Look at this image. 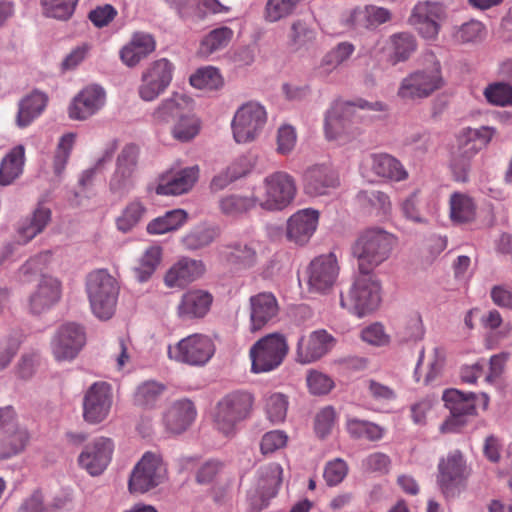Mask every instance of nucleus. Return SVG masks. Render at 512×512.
I'll return each instance as SVG.
<instances>
[{"mask_svg": "<svg viewBox=\"0 0 512 512\" xmlns=\"http://www.w3.org/2000/svg\"><path fill=\"white\" fill-rule=\"evenodd\" d=\"M361 110L384 111L381 102H368L359 99L356 102L335 100L325 113L324 131L328 140H340L354 137L360 133V124L364 121Z\"/></svg>", "mask_w": 512, "mask_h": 512, "instance_id": "obj_1", "label": "nucleus"}, {"mask_svg": "<svg viewBox=\"0 0 512 512\" xmlns=\"http://www.w3.org/2000/svg\"><path fill=\"white\" fill-rule=\"evenodd\" d=\"M396 242V237L381 227L363 230L352 246V255L357 259L359 272L372 273L387 261Z\"/></svg>", "mask_w": 512, "mask_h": 512, "instance_id": "obj_2", "label": "nucleus"}, {"mask_svg": "<svg viewBox=\"0 0 512 512\" xmlns=\"http://www.w3.org/2000/svg\"><path fill=\"white\" fill-rule=\"evenodd\" d=\"M495 129L489 126L464 128L457 136V148L452 152L450 169L458 182H466L472 159L492 140Z\"/></svg>", "mask_w": 512, "mask_h": 512, "instance_id": "obj_3", "label": "nucleus"}, {"mask_svg": "<svg viewBox=\"0 0 512 512\" xmlns=\"http://www.w3.org/2000/svg\"><path fill=\"white\" fill-rule=\"evenodd\" d=\"M86 291L94 315L101 320L110 319L119 295L117 280L105 269L92 271L86 279Z\"/></svg>", "mask_w": 512, "mask_h": 512, "instance_id": "obj_4", "label": "nucleus"}, {"mask_svg": "<svg viewBox=\"0 0 512 512\" xmlns=\"http://www.w3.org/2000/svg\"><path fill=\"white\" fill-rule=\"evenodd\" d=\"M381 303V285L373 273L359 272L340 304L349 312L363 317L375 311Z\"/></svg>", "mask_w": 512, "mask_h": 512, "instance_id": "obj_5", "label": "nucleus"}, {"mask_svg": "<svg viewBox=\"0 0 512 512\" xmlns=\"http://www.w3.org/2000/svg\"><path fill=\"white\" fill-rule=\"evenodd\" d=\"M262 193L256 191L258 207L265 211H282L293 203L297 195L295 178L286 171H275L262 181Z\"/></svg>", "mask_w": 512, "mask_h": 512, "instance_id": "obj_6", "label": "nucleus"}, {"mask_svg": "<svg viewBox=\"0 0 512 512\" xmlns=\"http://www.w3.org/2000/svg\"><path fill=\"white\" fill-rule=\"evenodd\" d=\"M253 404L254 397L247 391L236 390L224 395L214 411L217 429L225 435L232 434L236 426L250 416Z\"/></svg>", "mask_w": 512, "mask_h": 512, "instance_id": "obj_7", "label": "nucleus"}, {"mask_svg": "<svg viewBox=\"0 0 512 512\" xmlns=\"http://www.w3.org/2000/svg\"><path fill=\"white\" fill-rule=\"evenodd\" d=\"M289 352L286 337L281 333H270L258 339L249 350L251 371L255 374L276 370Z\"/></svg>", "mask_w": 512, "mask_h": 512, "instance_id": "obj_8", "label": "nucleus"}, {"mask_svg": "<svg viewBox=\"0 0 512 512\" xmlns=\"http://www.w3.org/2000/svg\"><path fill=\"white\" fill-rule=\"evenodd\" d=\"M166 479L167 467L162 456L145 452L130 473L128 490L131 494L142 495L158 487Z\"/></svg>", "mask_w": 512, "mask_h": 512, "instance_id": "obj_9", "label": "nucleus"}, {"mask_svg": "<svg viewBox=\"0 0 512 512\" xmlns=\"http://www.w3.org/2000/svg\"><path fill=\"white\" fill-rule=\"evenodd\" d=\"M443 85L440 63L433 60L430 65L417 69L403 78L397 94L400 98L407 100L423 99L442 88Z\"/></svg>", "mask_w": 512, "mask_h": 512, "instance_id": "obj_10", "label": "nucleus"}, {"mask_svg": "<svg viewBox=\"0 0 512 512\" xmlns=\"http://www.w3.org/2000/svg\"><path fill=\"white\" fill-rule=\"evenodd\" d=\"M445 407L450 411V417L441 425L442 432H455L466 423L468 416L476 413L477 403H482L483 409L488 407L487 394L463 393L457 389H448L443 393Z\"/></svg>", "mask_w": 512, "mask_h": 512, "instance_id": "obj_11", "label": "nucleus"}, {"mask_svg": "<svg viewBox=\"0 0 512 512\" xmlns=\"http://www.w3.org/2000/svg\"><path fill=\"white\" fill-rule=\"evenodd\" d=\"M215 353L212 339L204 334H191L167 348L169 359L189 366H203Z\"/></svg>", "mask_w": 512, "mask_h": 512, "instance_id": "obj_12", "label": "nucleus"}, {"mask_svg": "<svg viewBox=\"0 0 512 512\" xmlns=\"http://www.w3.org/2000/svg\"><path fill=\"white\" fill-rule=\"evenodd\" d=\"M471 469L463 454L454 450L438 463L437 484L446 498H453L465 488Z\"/></svg>", "mask_w": 512, "mask_h": 512, "instance_id": "obj_13", "label": "nucleus"}, {"mask_svg": "<svg viewBox=\"0 0 512 512\" xmlns=\"http://www.w3.org/2000/svg\"><path fill=\"white\" fill-rule=\"evenodd\" d=\"M174 71V64L167 58L150 62L141 72L137 88L139 98L145 102L155 101L169 88Z\"/></svg>", "mask_w": 512, "mask_h": 512, "instance_id": "obj_14", "label": "nucleus"}, {"mask_svg": "<svg viewBox=\"0 0 512 512\" xmlns=\"http://www.w3.org/2000/svg\"><path fill=\"white\" fill-rule=\"evenodd\" d=\"M267 112L258 102H247L237 109L231 122L233 138L238 144L250 143L262 133Z\"/></svg>", "mask_w": 512, "mask_h": 512, "instance_id": "obj_15", "label": "nucleus"}, {"mask_svg": "<svg viewBox=\"0 0 512 512\" xmlns=\"http://www.w3.org/2000/svg\"><path fill=\"white\" fill-rule=\"evenodd\" d=\"M139 147L126 144L116 158L115 170L109 180V190L118 196L127 195L135 185Z\"/></svg>", "mask_w": 512, "mask_h": 512, "instance_id": "obj_16", "label": "nucleus"}, {"mask_svg": "<svg viewBox=\"0 0 512 512\" xmlns=\"http://www.w3.org/2000/svg\"><path fill=\"white\" fill-rule=\"evenodd\" d=\"M112 403L111 385L104 381L93 383L83 395L82 416L84 421L90 425L104 422L110 414Z\"/></svg>", "mask_w": 512, "mask_h": 512, "instance_id": "obj_17", "label": "nucleus"}, {"mask_svg": "<svg viewBox=\"0 0 512 512\" xmlns=\"http://www.w3.org/2000/svg\"><path fill=\"white\" fill-rule=\"evenodd\" d=\"M85 343V328L76 322H66L59 326L51 340L52 354L59 362L72 361Z\"/></svg>", "mask_w": 512, "mask_h": 512, "instance_id": "obj_18", "label": "nucleus"}, {"mask_svg": "<svg viewBox=\"0 0 512 512\" xmlns=\"http://www.w3.org/2000/svg\"><path fill=\"white\" fill-rule=\"evenodd\" d=\"M446 17V8L441 3L420 1L413 7L409 23L424 39L436 40Z\"/></svg>", "mask_w": 512, "mask_h": 512, "instance_id": "obj_19", "label": "nucleus"}, {"mask_svg": "<svg viewBox=\"0 0 512 512\" xmlns=\"http://www.w3.org/2000/svg\"><path fill=\"white\" fill-rule=\"evenodd\" d=\"M282 474L283 469L278 463H269L259 468L256 487L249 492V499L255 510H262L276 496L282 483Z\"/></svg>", "mask_w": 512, "mask_h": 512, "instance_id": "obj_20", "label": "nucleus"}, {"mask_svg": "<svg viewBox=\"0 0 512 512\" xmlns=\"http://www.w3.org/2000/svg\"><path fill=\"white\" fill-rule=\"evenodd\" d=\"M335 345V338L324 329L312 331L298 339L296 361L310 364L325 356Z\"/></svg>", "mask_w": 512, "mask_h": 512, "instance_id": "obj_21", "label": "nucleus"}, {"mask_svg": "<svg viewBox=\"0 0 512 512\" xmlns=\"http://www.w3.org/2000/svg\"><path fill=\"white\" fill-rule=\"evenodd\" d=\"M106 104V91L97 84L83 88L72 100L68 114L73 120L83 121L97 114Z\"/></svg>", "mask_w": 512, "mask_h": 512, "instance_id": "obj_22", "label": "nucleus"}, {"mask_svg": "<svg viewBox=\"0 0 512 512\" xmlns=\"http://www.w3.org/2000/svg\"><path fill=\"white\" fill-rule=\"evenodd\" d=\"M114 450L110 438L98 437L88 444L79 455V464L90 475H100L109 465Z\"/></svg>", "mask_w": 512, "mask_h": 512, "instance_id": "obj_23", "label": "nucleus"}, {"mask_svg": "<svg viewBox=\"0 0 512 512\" xmlns=\"http://www.w3.org/2000/svg\"><path fill=\"white\" fill-rule=\"evenodd\" d=\"M302 181L304 192L313 197L329 194L340 184L338 174L326 164H315L306 168Z\"/></svg>", "mask_w": 512, "mask_h": 512, "instance_id": "obj_24", "label": "nucleus"}, {"mask_svg": "<svg viewBox=\"0 0 512 512\" xmlns=\"http://www.w3.org/2000/svg\"><path fill=\"white\" fill-rule=\"evenodd\" d=\"M337 258L333 253L316 257L308 268V285L311 291L322 293L330 289L338 276Z\"/></svg>", "mask_w": 512, "mask_h": 512, "instance_id": "obj_25", "label": "nucleus"}, {"mask_svg": "<svg viewBox=\"0 0 512 512\" xmlns=\"http://www.w3.org/2000/svg\"><path fill=\"white\" fill-rule=\"evenodd\" d=\"M249 302V329L251 332H259L276 321L279 313V305L274 294L270 292H261L251 296Z\"/></svg>", "mask_w": 512, "mask_h": 512, "instance_id": "obj_26", "label": "nucleus"}, {"mask_svg": "<svg viewBox=\"0 0 512 512\" xmlns=\"http://www.w3.org/2000/svg\"><path fill=\"white\" fill-rule=\"evenodd\" d=\"M319 211L313 208L298 210L287 221L286 235L288 240L298 245L309 242L319 223Z\"/></svg>", "mask_w": 512, "mask_h": 512, "instance_id": "obj_27", "label": "nucleus"}, {"mask_svg": "<svg viewBox=\"0 0 512 512\" xmlns=\"http://www.w3.org/2000/svg\"><path fill=\"white\" fill-rule=\"evenodd\" d=\"M205 270L203 261L181 257L165 273L164 283L168 288H184L202 277Z\"/></svg>", "mask_w": 512, "mask_h": 512, "instance_id": "obj_28", "label": "nucleus"}, {"mask_svg": "<svg viewBox=\"0 0 512 512\" xmlns=\"http://www.w3.org/2000/svg\"><path fill=\"white\" fill-rule=\"evenodd\" d=\"M193 109V100L179 92L163 99L153 110L152 120L156 124L174 123Z\"/></svg>", "mask_w": 512, "mask_h": 512, "instance_id": "obj_29", "label": "nucleus"}, {"mask_svg": "<svg viewBox=\"0 0 512 512\" xmlns=\"http://www.w3.org/2000/svg\"><path fill=\"white\" fill-rule=\"evenodd\" d=\"M199 176L198 166L186 167L177 172L162 175L156 186L158 195H181L188 192L196 183Z\"/></svg>", "mask_w": 512, "mask_h": 512, "instance_id": "obj_30", "label": "nucleus"}, {"mask_svg": "<svg viewBox=\"0 0 512 512\" xmlns=\"http://www.w3.org/2000/svg\"><path fill=\"white\" fill-rule=\"evenodd\" d=\"M197 410L194 403L186 398L174 401L163 416V423L168 432L180 434L195 421Z\"/></svg>", "mask_w": 512, "mask_h": 512, "instance_id": "obj_31", "label": "nucleus"}, {"mask_svg": "<svg viewBox=\"0 0 512 512\" xmlns=\"http://www.w3.org/2000/svg\"><path fill=\"white\" fill-rule=\"evenodd\" d=\"M156 47L153 36L145 32H135L130 41L120 50L121 61L129 68L137 66Z\"/></svg>", "mask_w": 512, "mask_h": 512, "instance_id": "obj_32", "label": "nucleus"}, {"mask_svg": "<svg viewBox=\"0 0 512 512\" xmlns=\"http://www.w3.org/2000/svg\"><path fill=\"white\" fill-rule=\"evenodd\" d=\"M60 297V282L56 278L44 276L40 280L36 291L30 296V310L34 314H41L55 305Z\"/></svg>", "mask_w": 512, "mask_h": 512, "instance_id": "obj_33", "label": "nucleus"}, {"mask_svg": "<svg viewBox=\"0 0 512 512\" xmlns=\"http://www.w3.org/2000/svg\"><path fill=\"white\" fill-rule=\"evenodd\" d=\"M212 301L213 297L207 291H187L177 306L178 316L183 320L202 318L209 311Z\"/></svg>", "mask_w": 512, "mask_h": 512, "instance_id": "obj_34", "label": "nucleus"}, {"mask_svg": "<svg viewBox=\"0 0 512 512\" xmlns=\"http://www.w3.org/2000/svg\"><path fill=\"white\" fill-rule=\"evenodd\" d=\"M226 262L236 269L249 270L258 263L257 247L254 242H235L222 252Z\"/></svg>", "mask_w": 512, "mask_h": 512, "instance_id": "obj_35", "label": "nucleus"}, {"mask_svg": "<svg viewBox=\"0 0 512 512\" xmlns=\"http://www.w3.org/2000/svg\"><path fill=\"white\" fill-rule=\"evenodd\" d=\"M501 74L507 82L489 84L484 90V95L490 104L504 107L512 104V61L502 65Z\"/></svg>", "mask_w": 512, "mask_h": 512, "instance_id": "obj_36", "label": "nucleus"}, {"mask_svg": "<svg viewBox=\"0 0 512 512\" xmlns=\"http://www.w3.org/2000/svg\"><path fill=\"white\" fill-rule=\"evenodd\" d=\"M370 167L377 176L396 182L406 180L408 177V172L400 161L389 154H372Z\"/></svg>", "mask_w": 512, "mask_h": 512, "instance_id": "obj_37", "label": "nucleus"}, {"mask_svg": "<svg viewBox=\"0 0 512 512\" xmlns=\"http://www.w3.org/2000/svg\"><path fill=\"white\" fill-rule=\"evenodd\" d=\"M47 96L39 91H34L23 98L18 105L16 125L19 128L29 126L44 111L47 105Z\"/></svg>", "mask_w": 512, "mask_h": 512, "instance_id": "obj_38", "label": "nucleus"}, {"mask_svg": "<svg viewBox=\"0 0 512 512\" xmlns=\"http://www.w3.org/2000/svg\"><path fill=\"white\" fill-rule=\"evenodd\" d=\"M391 16V12L388 9L369 5L364 8L354 9L348 21L354 28L370 29L390 21Z\"/></svg>", "mask_w": 512, "mask_h": 512, "instance_id": "obj_39", "label": "nucleus"}, {"mask_svg": "<svg viewBox=\"0 0 512 512\" xmlns=\"http://www.w3.org/2000/svg\"><path fill=\"white\" fill-rule=\"evenodd\" d=\"M188 220L183 209H172L148 222L146 232L149 235H163L180 229Z\"/></svg>", "mask_w": 512, "mask_h": 512, "instance_id": "obj_40", "label": "nucleus"}, {"mask_svg": "<svg viewBox=\"0 0 512 512\" xmlns=\"http://www.w3.org/2000/svg\"><path fill=\"white\" fill-rule=\"evenodd\" d=\"M25 148L17 145L2 159L0 164V185H10L23 172Z\"/></svg>", "mask_w": 512, "mask_h": 512, "instance_id": "obj_41", "label": "nucleus"}, {"mask_svg": "<svg viewBox=\"0 0 512 512\" xmlns=\"http://www.w3.org/2000/svg\"><path fill=\"white\" fill-rule=\"evenodd\" d=\"M147 205L139 198L129 201L115 219L116 228L122 233L131 232L146 217Z\"/></svg>", "mask_w": 512, "mask_h": 512, "instance_id": "obj_42", "label": "nucleus"}, {"mask_svg": "<svg viewBox=\"0 0 512 512\" xmlns=\"http://www.w3.org/2000/svg\"><path fill=\"white\" fill-rule=\"evenodd\" d=\"M51 221V210L44 203H38L32 216L21 224L18 229L19 236L28 242L42 233Z\"/></svg>", "mask_w": 512, "mask_h": 512, "instance_id": "obj_43", "label": "nucleus"}, {"mask_svg": "<svg viewBox=\"0 0 512 512\" xmlns=\"http://www.w3.org/2000/svg\"><path fill=\"white\" fill-rule=\"evenodd\" d=\"M258 207L256 189L252 195L230 194L219 200V208L227 217L237 218Z\"/></svg>", "mask_w": 512, "mask_h": 512, "instance_id": "obj_44", "label": "nucleus"}, {"mask_svg": "<svg viewBox=\"0 0 512 512\" xmlns=\"http://www.w3.org/2000/svg\"><path fill=\"white\" fill-rule=\"evenodd\" d=\"M450 219L454 223H468L475 219L476 203L466 193L454 192L449 199Z\"/></svg>", "mask_w": 512, "mask_h": 512, "instance_id": "obj_45", "label": "nucleus"}, {"mask_svg": "<svg viewBox=\"0 0 512 512\" xmlns=\"http://www.w3.org/2000/svg\"><path fill=\"white\" fill-rule=\"evenodd\" d=\"M415 37L408 32L395 33L388 41V53L393 64L406 61L416 50Z\"/></svg>", "mask_w": 512, "mask_h": 512, "instance_id": "obj_46", "label": "nucleus"}, {"mask_svg": "<svg viewBox=\"0 0 512 512\" xmlns=\"http://www.w3.org/2000/svg\"><path fill=\"white\" fill-rule=\"evenodd\" d=\"M345 426L349 436L355 440L379 441L385 432L378 424L356 417H347Z\"/></svg>", "mask_w": 512, "mask_h": 512, "instance_id": "obj_47", "label": "nucleus"}, {"mask_svg": "<svg viewBox=\"0 0 512 512\" xmlns=\"http://www.w3.org/2000/svg\"><path fill=\"white\" fill-rule=\"evenodd\" d=\"M252 169V164L247 157H239L231 163L225 171L216 175L211 182L213 190H222L230 183L246 176Z\"/></svg>", "mask_w": 512, "mask_h": 512, "instance_id": "obj_48", "label": "nucleus"}, {"mask_svg": "<svg viewBox=\"0 0 512 512\" xmlns=\"http://www.w3.org/2000/svg\"><path fill=\"white\" fill-rule=\"evenodd\" d=\"M217 237L215 228L199 224L186 233L181 242L186 250L195 251L210 245Z\"/></svg>", "mask_w": 512, "mask_h": 512, "instance_id": "obj_49", "label": "nucleus"}, {"mask_svg": "<svg viewBox=\"0 0 512 512\" xmlns=\"http://www.w3.org/2000/svg\"><path fill=\"white\" fill-rule=\"evenodd\" d=\"M234 32L231 28L223 26L210 31L201 41L199 53L208 57L224 49L231 41Z\"/></svg>", "mask_w": 512, "mask_h": 512, "instance_id": "obj_50", "label": "nucleus"}, {"mask_svg": "<svg viewBox=\"0 0 512 512\" xmlns=\"http://www.w3.org/2000/svg\"><path fill=\"white\" fill-rule=\"evenodd\" d=\"M302 0H267L262 17L266 23H277L293 15Z\"/></svg>", "mask_w": 512, "mask_h": 512, "instance_id": "obj_51", "label": "nucleus"}, {"mask_svg": "<svg viewBox=\"0 0 512 512\" xmlns=\"http://www.w3.org/2000/svg\"><path fill=\"white\" fill-rule=\"evenodd\" d=\"M166 386L155 380H148L141 383L135 392L134 401L137 405L152 408L161 399Z\"/></svg>", "mask_w": 512, "mask_h": 512, "instance_id": "obj_52", "label": "nucleus"}, {"mask_svg": "<svg viewBox=\"0 0 512 512\" xmlns=\"http://www.w3.org/2000/svg\"><path fill=\"white\" fill-rule=\"evenodd\" d=\"M161 257L162 248L160 246L148 247L141 256L138 266L134 269L136 279L139 282H146L160 264Z\"/></svg>", "mask_w": 512, "mask_h": 512, "instance_id": "obj_53", "label": "nucleus"}, {"mask_svg": "<svg viewBox=\"0 0 512 512\" xmlns=\"http://www.w3.org/2000/svg\"><path fill=\"white\" fill-rule=\"evenodd\" d=\"M200 128L199 118L190 111L174 123L171 134L177 141L188 142L199 134Z\"/></svg>", "mask_w": 512, "mask_h": 512, "instance_id": "obj_54", "label": "nucleus"}, {"mask_svg": "<svg viewBox=\"0 0 512 512\" xmlns=\"http://www.w3.org/2000/svg\"><path fill=\"white\" fill-rule=\"evenodd\" d=\"M28 441L27 429L19 425L8 437L0 439V458H10L22 452Z\"/></svg>", "mask_w": 512, "mask_h": 512, "instance_id": "obj_55", "label": "nucleus"}, {"mask_svg": "<svg viewBox=\"0 0 512 512\" xmlns=\"http://www.w3.org/2000/svg\"><path fill=\"white\" fill-rule=\"evenodd\" d=\"M190 84L197 89L217 90L223 85L219 70L213 66L199 68L190 76Z\"/></svg>", "mask_w": 512, "mask_h": 512, "instance_id": "obj_56", "label": "nucleus"}, {"mask_svg": "<svg viewBox=\"0 0 512 512\" xmlns=\"http://www.w3.org/2000/svg\"><path fill=\"white\" fill-rule=\"evenodd\" d=\"M355 47L349 42H341L329 51L321 60L320 69L324 74L334 71L353 54Z\"/></svg>", "mask_w": 512, "mask_h": 512, "instance_id": "obj_57", "label": "nucleus"}, {"mask_svg": "<svg viewBox=\"0 0 512 512\" xmlns=\"http://www.w3.org/2000/svg\"><path fill=\"white\" fill-rule=\"evenodd\" d=\"M289 45L299 50L308 47L316 39V32L304 20H295L288 35Z\"/></svg>", "mask_w": 512, "mask_h": 512, "instance_id": "obj_58", "label": "nucleus"}, {"mask_svg": "<svg viewBox=\"0 0 512 512\" xmlns=\"http://www.w3.org/2000/svg\"><path fill=\"white\" fill-rule=\"evenodd\" d=\"M288 398L282 393H272L265 398V412L270 422L279 424L287 415Z\"/></svg>", "mask_w": 512, "mask_h": 512, "instance_id": "obj_59", "label": "nucleus"}, {"mask_svg": "<svg viewBox=\"0 0 512 512\" xmlns=\"http://www.w3.org/2000/svg\"><path fill=\"white\" fill-rule=\"evenodd\" d=\"M76 137V133L69 132L62 135L59 139L53 159V169L56 175H61L65 170L71 151L74 147Z\"/></svg>", "mask_w": 512, "mask_h": 512, "instance_id": "obj_60", "label": "nucleus"}, {"mask_svg": "<svg viewBox=\"0 0 512 512\" xmlns=\"http://www.w3.org/2000/svg\"><path fill=\"white\" fill-rule=\"evenodd\" d=\"M459 43H478L485 39L486 28L478 20H470L459 26L453 34Z\"/></svg>", "mask_w": 512, "mask_h": 512, "instance_id": "obj_61", "label": "nucleus"}, {"mask_svg": "<svg viewBox=\"0 0 512 512\" xmlns=\"http://www.w3.org/2000/svg\"><path fill=\"white\" fill-rule=\"evenodd\" d=\"M48 17L65 20L74 12L78 0H41Z\"/></svg>", "mask_w": 512, "mask_h": 512, "instance_id": "obj_62", "label": "nucleus"}, {"mask_svg": "<svg viewBox=\"0 0 512 512\" xmlns=\"http://www.w3.org/2000/svg\"><path fill=\"white\" fill-rule=\"evenodd\" d=\"M337 421V413L332 406L322 408L316 415L314 420L315 433L320 438H326L331 434Z\"/></svg>", "mask_w": 512, "mask_h": 512, "instance_id": "obj_63", "label": "nucleus"}, {"mask_svg": "<svg viewBox=\"0 0 512 512\" xmlns=\"http://www.w3.org/2000/svg\"><path fill=\"white\" fill-rule=\"evenodd\" d=\"M357 198L361 203H368L383 215H386L391 211L390 198L384 192L376 190L360 191Z\"/></svg>", "mask_w": 512, "mask_h": 512, "instance_id": "obj_64", "label": "nucleus"}]
</instances>
